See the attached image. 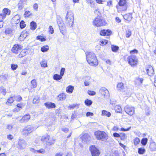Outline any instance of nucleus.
Returning a JSON list of instances; mask_svg holds the SVG:
<instances>
[{"label": "nucleus", "mask_w": 156, "mask_h": 156, "mask_svg": "<svg viewBox=\"0 0 156 156\" xmlns=\"http://www.w3.org/2000/svg\"><path fill=\"white\" fill-rule=\"evenodd\" d=\"M86 59L88 63L91 66H97L98 64V61L95 54L91 52L86 53Z\"/></svg>", "instance_id": "obj_1"}, {"label": "nucleus", "mask_w": 156, "mask_h": 156, "mask_svg": "<svg viewBox=\"0 0 156 156\" xmlns=\"http://www.w3.org/2000/svg\"><path fill=\"white\" fill-rule=\"evenodd\" d=\"M66 23L69 27H72L73 25L74 22V15L71 11H68L66 17Z\"/></svg>", "instance_id": "obj_2"}, {"label": "nucleus", "mask_w": 156, "mask_h": 156, "mask_svg": "<svg viewBox=\"0 0 156 156\" xmlns=\"http://www.w3.org/2000/svg\"><path fill=\"white\" fill-rule=\"evenodd\" d=\"M96 138L100 140H105L107 138V135L104 131H97L94 133Z\"/></svg>", "instance_id": "obj_3"}, {"label": "nucleus", "mask_w": 156, "mask_h": 156, "mask_svg": "<svg viewBox=\"0 0 156 156\" xmlns=\"http://www.w3.org/2000/svg\"><path fill=\"white\" fill-rule=\"evenodd\" d=\"M93 25L98 27L105 25L106 22L101 16H97L93 21Z\"/></svg>", "instance_id": "obj_4"}, {"label": "nucleus", "mask_w": 156, "mask_h": 156, "mask_svg": "<svg viewBox=\"0 0 156 156\" xmlns=\"http://www.w3.org/2000/svg\"><path fill=\"white\" fill-rule=\"evenodd\" d=\"M128 63L132 67L136 66L138 63V60L135 55H131L129 56L127 59Z\"/></svg>", "instance_id": "obj_5"}, {"label": "nucleus", "mask_w": 156, "mask_h": 156, "mask_svg": "<svg viewBox=\"0 0 156 156\" xmlns=\"http://www.w3.org/2000/svg\"><path fill=\"white\" fill-rule=\"evenodd\" d=\"M34 128L30 125H27L22 130L21 133L22 135L26 136H28L34 130Z\"/></svg>", "instance_id": "obj_6"}, {"label": "nucleus", "mask_w": 156, "mask_h": 156, "mask_svg": "<svg viewBox=\"0 0 156 156\" xmlns=\"http://www.w3.org/2000/svg\"><path fill=\"white\" fill-rule=\"evenodd\" d=\"M18 148L23 149L26 148L27 145V144L26 141L22 138H20L17 140Z\"/></svg>", "instance_id": "obj_7"}, {"label": "nucleus", "mask_w": 156, "mask_h": 156, "mask_svg": "<svg viewBox=\"0 0 156 156\" xmlns=\"http://www.w3.org/2000/svg\"><path fill=\"white\" fill-rule=\"evenodd\" d=\"M125 112L130 116L133 115L134 113V108L128 105L126 106L124 108Z\"/></svg>", "instance_id": "obj_8"}, {"label": "nucleus", "mask_w": 156, "mask_h": 156, "mask_svg": "<svg viewBox=\"0 0 156 156\" xmlns=\"http://www.w3.org/2000/svg\"><path fill=\"white\" fill-rule=\"evenodd\" d=\"M99 92L105 98H109L110 94L108 90L105 87H103L101 88L99 90Z\"/></svg>", "instance_id": "obj_9"}, {"label": "nucleus", "mask_w": 156, "mask_h": 156, "mask_svg": "<svg viewBox=\"0 0 156 156\" xmlns=\"http://www.w3.org/2000/svg\"><path fill=\"white\" fill-rule=\"evenodd\" d=\"M90 150L92 156H98L99 154V151L94 145L91 146Z\"/></svg>", "instance_id": "obj_10"}, {"label": "nucleus", "mask_w": 156, "mask_h": 156, "mask_svg": "<svg viewBox=\"0 0 156 156\" xmlns=\"http://www.w3.org/2000/svg\"><path fill=\"white\" fill-rule=\"evenodd\" d=\"M49 138L50 136L49 135H47L46 136H42L41 140L42 142H47V145H50L54 143V141L55 140H52L51 141H48Z\"/></svg>", "instance_id": "obj_11"}, {"label": "nucleus", "mask_w": 156, "mask_h": 156, "mask_svg": "<svg viewBox=\"0 0 156 156\" xmlns=\"http://www.w3.org/2000/svg\"><path fill=\"white\" fill-rule=\"evenodd\" d=\"M146 70L149 76H151L154 74L153 68L151 66H147L146 67Z\"/></svg>", "instance_id": "obj_12"}, {"label": "nucleus", "mask_w": 156, "mask_h": 156, "mask_svg": "<svg viewBox=\"0 0 156 156\" xmlns=\"http://www.w3.org/2000/svg\"><path fill=\"white\" fill-rule=\"evenodd\" d=\"M21 47L20 45L18 44H15L14 45L11 50L13 53L17 54L19 51L21 50Z\"/></svg>", "instance_id": "obj_13"}, {"label": "nucleus", "mask_w": 156, "mask_h": 156, "mask_svg": "<svg viewBox=\"0 0 156 156\" xmlns=\"http://www.w3.org/2000/svg\"><path fill=\"white\" fill-rule=\"evenodd\" d=\"M112 31L109 29L105 30L103 29L101 30L100 33L101 35L102 36H109L111 34Z\"/></svg>", "instance_id": "obj_14"}, {"label": "nucleus", "mask_w": 156, "mask_h": 156, "mask_svg": "<svg viewBox=\"0 0 156 156\" xmlns=\"http://www.w3.org/2000/svg\"><path fill=\"white\" fill-rule=\"evenodd\" d=\"M30 116L29 114H27L24 115L20 120V121L21 123L25 122H27L30 119Z\"/></svg>", "instance_id": "obj_15"}, {"label": "nucleus", "mask_w": 156, "mask_h": 156, "mask_svg": "<svg viewBox=\"0 0 156 156\" xmlns=\"http://www.w3.org/2000/svg\"><path fill=\"white\" fill-rule=\"evenodd\" d=\"M81 139L84 142L90 140V137L88 134L85 133L82 136Z\"/></svg>", "instance_id": "obj_16"}, {"label": "nucleus", "mask_w": 156, "mask_h": 156, "mask_svg": "<svg viewBox=\"0 0 156 156\" xmlns=\"http://www.w3.org/2000/svg\"><path fill=\"white\" fill-rule=\"evenodd\" d=\"M14 33V30L12 28H8L6 29L5 31V34L10 35H13Z\"/></svg>", "instance_id": "obj_17"}, {"label": "nucleus", "mask_w": 156, "mask_h": 156, "mask_svg": "<svg viewBox=\"0 0 156 156\" xmlns=\"http://www.w3.org/2000/svg\"><path fill=\"white\" fill-rule=\"evenodd\" d=\"M30 151L35 153L44 154L45 152V150L42 148L37 150H35L34 148H31Z\"/></svg>", "instance_id": "obj_18"}, {"label": "nucleus", "mask_w": 156, "mask_h": 156, "mask_svg": "<svg viewBox=\"0 0 156 156\" xmlns=\"http://www.w3.org/2000/svg\"><path fill=\"white\" fill-rule=\"evenodd\" d=\"M45 106L48 108H55V104L52 102H46L44 103Z\"/></svg>", "instance_id": "obj_19"}, {"label": "nucleus", "mask_w": 156, "mask_h": 156, "mask_svg": "<svg viewBox=\"0 0 156 156\" xmlns=\"http://www.w3.org/2000/svg\"><path fill=\"white\" fill-rule=\"evenodd\" d=\"M26 0H20L18 4V7L20 10L22 9L23 7V5L26 2Z\"/></svg>", "instance_id": "obj_20"}, {"label": "nucleus", "mask_w": 156, "mask_h": 156, "mask_svg": "<svg viewBox=\"0 0 156 156\" xmlns=\"http://www.w3.org/2000/svg\"><path fill=\"white\" fill-rule=\"evenodd\" d=\"M150 148V150L152 151H155L156 150V144L154 142H152L151 143Z\"/></svg>", "instance_id": "obj_21"}, {"label": "nucleus", "mask_w": 156, "mask_h": 156, "mask_svg": "<svg viewBox=\"0 0 156 156\" xmlns=\"http://www.w3.org/2000/svg\"><path fill=\"white\" fill-rule=\"evenodd\" d=\"M27 34L26 32H22L19 37V39L20 41H23L24 40L27 36Z\"/></svg>", "instance_id": "obj_22"}, {"label": "nucleus", "mask_w": 156, "mask_h": 156, "mask_svg": "<svg viewBox=\"0 0 156 156\" xmlns=\"http://www.w3.org/2000/svg\"><path fill=\"white\" fill-rule=\"evenodd\" d=\"M118 3L120 6H124L125 7V8L123 10H126V9L127 7L126 6V0H120Z\"/></svg>", "instance_id": "obj_23"}, {"label": "nucleus", "mask_w": 156, "mask_h": 156, "mask_svg": "<svg viewBox=\"0 0 156 156\" xmlns=\"http://www.w3.org/2000/svg\"><path fill=\"white\" fill-rule=\"evenodd\" d=\"M124 19L128 21H130L132 18V15L130 14H126L123 16Z\"/></svg>", "instance_id": "obj_24"}, {"label": "nucleus", "mask_w": 156, "mask_h": 156, "mask_svg": "<svg viewBox=\"0 0 156 156\" xmlns=\"http://www.w3.org/2000/svg\"><path fill=\"white\" fill-rule=\"evenodd\" d=\"M66 97L65 94L64 93L61 94L58 96V99L60 101L64 100Z\"/></svg>", "instance_id": "obj_25"}, {"label": "nucleus", "mask_w": 156, "mask_h": 156, "mask_svg": "<svg viewBox=\"0 0 156 156\" xmlns=\"http://www.w3.org/2000/svg\"><path fill=\"white\" fill-rule=\"evenodd\" d=\"M73 89L74 87L73 86L69 85L66 87V91L68 93H71L73 92Z\"/></svg>", "instance_id": "obj_26"}, {"label": "nucleus", "mask_w": 156, "mask_h": 156, "mask_svg": "<svg viewBox=\"0 0 156 156\" xmlns=\"http://www.w3.org/2000/svg\"><path fill=\"white\" fill-rule=\"evenodd\" d=\"M41 67L45 68L47 67V62L45 59H43L42 61L40 62Z\"/></svg>", "instance_id": "obj_27"}, {"label": "nucleus", "mask_w": 156, "mask_h": 156, "mask_svg": "<svg viewBox=\"0 0 156 156\" xmlns=\"http://www.w3.org/2000/svg\"><path fill=\"white\" fill-rule=\"evenodd\" d=\"M3 15H5V17L6 15H9L10 14L11 11L8 9L4 8L3 10Z\"/></svg>", "instance_id": "obj_28"}, {"label": "nucleus", "mask_w": 156, "mask_h": 156, "mask_svg": "<svg viewBox=\"0 0 156 156\" xmlns=\"http://www.w3.org/2000/svg\"><path fill=\"white\" fill-rule=\"evenodd\" d=\"M101 115L102 116H106L108 117H109L111 115V113L107 111L106 110H103L102 111Z\"/></svg>", "instance_id": "obj_29"}, {"label": "nucleus", "mask_w": 156, "mask_h": 156, "mask_svg": "<svg viewBox=\"0 0 156 156\" xmlns=\"http://www.w3.org/2000/svg\"><path fill=\"white\" fill-rule=\"evenodd\" d=\"M15 98V97H11L10 98H9L7 101L6 102V104L9 105L12 104L14 101V99Z\"/></svg>", "instance_id": "obj_30"}, {"label": "nucleus", "mask_w": 156, "mask_h": 156, "mask_svg": "<svg viewBox=\"0 0 156 156\" xmlns=\"http://www.w3.org/2000/svg\"><path fill=\"white\" fill-rule=\"evenodd\" d=\"M30 29L34 30L36 28L37 25L36 23L32 21L30 23Z\"/></svg>", "instance_id": "obj_31"}, {"label": "nucleus", "mask_w": 156, "mask_h": 156, "mask_svg": "<svg viewBox=\"0 0 156 156\" xmlns=\"http://www.w3.org/2000/svg\"><path fill=\"white\" fill-rule=\"evenodd\" d=\"M124 88V84L122 82H119L118 83L117 86V88L118 90H121Z\"/></svg>", "instance_id": "obj_32"}, {"label": "nucleus", "mask_w": 156, "mask_h": 156, "mask_svg": "<svg viewBox=\"0 0 156 156\" xmlns=\"http://www.w3.org/2000/svg\"><path fill=\"white\" fill-rule=\"evenodd\" d=\"M57 23H58V25L59 27V29L60 30H63V27H64V25L62 22L60 21L59 20H57Z\"/></svg>", "instance_id": "obj_33"}, {"label": "nucleus", "mask_w": 156, "mask_h": 156, "mask_svg": "<svg viewBox=\"0 0 156 156\" xmlns=\"http://www.w3.org/2000/svg\"><path fill=\"white\" fill-rule=\"evenodd\" d=\"M115 111L117 113H120L122 111L121 106L119 105H116L115 107Z\"/></svg>", "instance_id": "obj_34"}, {"label": "nucleus", "mask_w": 156, "mask_h": 156, "mask_svg": "<svg viewBox=\"0 0 156 156\" xmlns=\"http://www.w3.org/2000/svg\"><path fill=\"white\" fill-rule=\"evenodd\" d=\"M62 77L60 75L55 74L53 76V79L54 80H58L61 79Z\"/></svg>", "instance_id": "obj_35"}, {"label": "nucleus", "mask_w": 156, "mask_h": 156, "mask_svg": "<svg viewBox=\"0 0 156 156\" xmlns=\"http://www.w3.org/2000/svg\"><path fill=\"white\" fill-rule=\"evenodd\" d=\"M49 49V47L48 45L44 46L41 48V51L42 52H45L47 51Z\"/></svg>", "instance_id": "obj_36"}, {"label": "nucleus", "mask_w": 156, "mask_h": 156, "mask_svg": "<svg viewBox=\"0 0 156 156\" xmlns=\"http://www.w3.org/2000/svg\"><path fill=\"white\" fill-rule=\"evenodd\" d=\"M145 149L144 148H140L138 149V153L139 154H143L145 152Z\"/></svg>", "instance_id": "obj_37"}, {"label": "nucleus", "mask_w": 156, "mask_h": 156, "mask_svg": "<svg viewBox=\"0 0 156 156\" xmlns=\"http://www.w3.org/2000/svg\"><path fill=\"white\" fill-rule=\"evenodd\" d=\"M31 84L33 88H35L37 86V84L36 80L34 79L31 81Z\"/></svg>", "instance_id": "obj_38"}, {"label": "nucleus", "mask_w": 156, "mask_h": 156, "mask_svg": "<svg viewBox=\"0 0 156 156\" xmlns=\"http://www.w3.org/2000/svg\"><path fill=\"white\" fill-rule=\"evenodd\" d=\"M84 103L86 105L90 106L92 104V101L90 100L87 99L85 101Z\"/></svg>", "instance_id": "obj_39"}, {"label": "nucleus", "mask_w": 156, "mask_h": 156, "mask_svg": "<svg viewBox=\"0 0 156 156\" xmlns=\"http://www.w3.org/2000/svg\"><path fill=\"white\" fill-rule=\"evenodd\" d=\"M25 22L23 21H21L20 24V28L21 29H23L25 27L26 25L25 24Z\"/></svg>", "instance_id": "obj_40"}, {"label": "nucleus", "mask_w": 156, "mask_h": 156, "mask_svg": "<svg viewBox=\"0 0 156 156\" xmlns=\"http://www.w3.org/2000/svg\"><path fill=\"white\" fill-rule=\"evenodd\" d=\"M112 50L113 52H116L119 48L118 46L114 45H112Z\"/></svg>", "instance_id": "obj_41"}, {"label": "nucleus", "mask_w": 156, "mask_h": 156, "mask_svg": "<svg viewBox=\"0 0 156 156\" xmlns=\"http://www.w3.org/2000/svg\"><path fill=\"white\" fill-rule=\"evenodd\" d=\"M147 140V138H143L141 140V143L143 145L145 146L146 144Z\"/></svg>", "instance_id": "obj_42"}, {"label": "nucleus", "mask_w": 156, "mask_h": 156, "mask_svg": "<svg viewBox=\"0 0 156 156\" xmlns=\"http://www.w3.org/2000/svg\"><path fill=\"white\" fill-rule=\"evenodd\" d=\"M87 3L90 4V6L91 7H93L94 5V2L92 0H86Z\"/></svg>", "instance_id": "obj_43"}, {"label": "nucleus", "mask_w": 156, "mask_h": 156, "mask_svg": "<svg viewBox=\"0 0 156 156\" xmlns=\"http://www.w3.org/2000/svg\"><path fill=\"white\" fill-rule=\"evenodd\" d=\"M134 144L135 145H137L140 142V140L138 138H135L133 140Z\"/></svg>", "instance_id": "obj_44"}, {"label": "nucleus", "mask_w": 156, "mask_h": 156, "mask_svg": "<svg viewBox=\"0 0 156 156\" xmlns=\"http://www.w3.org/2000/svg\"><path fill=\"white\" fill-rule=\"evenodd\" d=\"M37 40H39L41 41H44L46 40L45 38L42 36H39L37 37Z\"/></svg>", "instance_id": "obj_45"}, {"label": "nucleus", "mask_w": 156, "mask_h": 156, "mask_svg": "<svg viewBox=\"0 0 156 156\" xmlns=\"http://www.w3.org/2000/svg\"><path fill=\"white\" fill-rule=\"evenodd\" d=\"M13 19L14 20H17V22L16 23L17 24L20 22V17H19V16L16 15L13 17Z\"/></svg>", "instance_id": "obj_46"}, {"label": "nucleus", "mask_w": 156, "mask_h": 156, "mask_svg": "<svg viewBox=\"0 0 156 156\" xmlns=\"http://www.w3.org/2000/svg\"><path fill=\"white\" fill-rule=\"evenodd\" d=\"M18 67V65L15 64H12L11 65V68L12 70H14Z\"/></svg>", "instance_id": "obj_47"}, {"label": "nucleus", "mask_w": 156, "mask_h": 156, "mask_svg": "<svg viewBox=\"0 0 156 156\" xmlns=\"http://www.w3.org/2000/svg\"><path fill=\"white\" fill-rule=\"evenodd\" d=\"M39 101V98L37 97H35L33 99V103L34 104L37 103Z\"/></svg>", "instance_id": "obj_48"}, {"label": "nucleus", "mask_w": 156, "mask_h": 156, "mask_svg": "<svg viewBox=\"0 0 156 156\" xmlns=\"http://www.w3.org/2000/svg\"><path fill=\"white\" fill-rule=\"evenodd\" d=\"M88 94L90 95L93 96L96 93L94 91H91L90 90H88L87 91Z\"/></svg>", "instance_id": "obj_49"}, {"label": "nucleus", "mask_w": 156, "mask_h": 156, "mask_svg": "<svg viewBox=\"0 0 156 156\" xmlns=\"http://www.w3.org/2000/svg\"><path fill=\"white\" fill-rule=\"evenodd\" d=\"M120 139L122 140H124L126 138V134L125 133H122L120 135Z\"/></svg>", "instance_id": "obj_50"}, {"label": "nucleus", "mask_w": 156, "mask_h": 156, "mask_svg": "<svg viewBox=\"0 0 156 156\" xmlns=\"http://www.w3.org/2000/svg\"><path fill=\"white\" fill-rule=\"evenodd\" d=\"M94 13L95 14L98 15L97 16H101V14L98 9H97L94 11Z\"/></svg>", "instance_id": "obj_51"}, {"label": "nucleus", "mask_w": 156, "mask_h": 156, "mask_svg": "<svg viewBox=\"0 0 156 156\" xmlns=\"http://www.w3.org/2000/svg\"><path fill=\"white\" fill-rule=\"evenodd\" d=\"M31 15V13L29 11H26L24 14L25 17H28Z\"/></svg>", "instance_id": "obj_52"}, {"label": "nucleus", "mask_w": 156, "mask_h": 156, "mask_svg": "<svg viewBox=\"0 0 156 156\" xmlns=\"http://www.w3.org/2000/svg\"><path fill=\"white\" fill-rule=\"evenodd\" d=\"M49 32L51 34H53L54 33V30L52 26H49Z\"/></svg>", "instance_id": "obj_53"}, {"label": "nucleus", "mask_w": 156, "mask_h": 156, "mask_svg": "<svg viewBox=\"0 0 156 156\" xmlns=\"http://www.w3.org/2000/svg\"><path fill=\"white\" fill-rule=\"evenodd\" d=\"M25 52H22L21 53H20V54L19 55H18V58H21L24 56H25Z\"/></svg>", "instance_id": "obj_54"}, {"label": "nucleus", "mask_w": 156, "mask_h": 156, "mask_svg": "<svg viewBox=\"0 0 156 156\" xmlns=\"http://www.w3.org/2000/svg\"><path fill=\"white\" fill-rule=\"evenodd\" d=\"M131 34V31L129 30L126 31V36L127 37H129Z\"/></svg>", "instance_id": "obj_55"}, {"label": "nucleus", "mask_w": 156, "mask_h": 156, "mask_svg": "<svg viewBox=\"0 0 156 156\" xmlns=\"http://www.w3.org/2000/svg\"><path fill=\"white\" fill-rule=\"evenodd\" d=\"M65 69L64 68H62L60 70V75L62 77L63 76Z\"/></svg>", "instance_id": "obj_56"}, {"label": "nucleus", "mask_w": 156, "mask_h": 156, "mask_svg": "<svg viewBox=\"0 0 156 156\" xmlns=\"http://www.w3.org/2000/svg\"><path fill=\"white\" fill-rule=\"evenodd\" d=\"M1 89L2 90V91H1V92L4 95H5L6 93V90L3 87H1Z\"/></svg>", "instance_id": "obj_57"}, {"label": "nucleus", "mask_w": 156, "mask_h": 156, "mask_svg": "<svg viewBox=\"0 0 156 156\" xmlns=\"http://www.w3.org/2000/svg\"><path fill=\"white\" fill-rule=\"evenodd\" d=\"M130 129L131 127H130L126 129H124L123 128H122L120 129V130L123 131H128Z\"/></svg>", "instance_id": "obj_58"}, {"label": "nucleus", "mask_w": 156, "mask_h": 156, "mask_svg": "<svg viewBox=\"0 0 156 156\" xmlns=\"http://www.w3.org/2000/svg\"><path fill=\"white\" fill-rule=\"evenodd\" d=\"M15 98L16 100L17 101H20L22 99V97L20 96H18L16 97H15Z\"/></svg>", "instance_id": "obj_59"}, {"label": "nucleus", "mask_w": 156, "mask_h": 156, "mask_svg": "<svg viewBox=\"0 0 156 156\" xmlns=\"http://www.w3.org/2000/svg\"><path fill=\"white\" fill-rule=\"evenodd\" d=\"M5 18V15H3V13L0 14V21L2 20Z\"/></svg>", "instance_id": "obj_60"}, {"label": "nucleus", "mask_w": 156, "mask_h": 156, "mask_svg": "<svg viewBox=\"0 0 156 156\" xmlns=\"http://www.w3.org/2000/svg\"><path fill=\"white\" fill-rule=\"evenodd\" d=\"M138 51L136 49H134L130 51V54H135V53H137Z\"/></svg>", "instance_id": "obj_61"}, {"label": "nucleus", "mask_w": 156, "mask_h": 156, "mask_svg": "<svg viewBox=\"0 0 156 156\" xmlns=\"http://www.w3.org/2000/svg\"><path fill=\"white\" fill-rule=\"evenodd\" d=\"M113 135L114 137H120V135L118 133H115L113 134Z\"/></svg>", "instance_id": "obj_62"}, {"label": "nucleus", "mask_w": 156, "mask_h": 156, "mask_svg": "<svg viewBox=\"0 0 156 156\" xmlns=\"http://www.w3.org/2000/svg\"><path fill=\"white\" fill-rule=\"evenodd\" d=\"M38 8V5L37 4L35 3L33 5V8L36 10H37Z\"/></svg>", "instance_id": "obj_63"}, {"label": "nucleus", "mask_w": 156, "mask_h": 156, "mask_svg": "<svg viewBox=\"0 0 156 156\" xmlns=\"http://www.w3.org/2000/svg\"><path fill=\"white\" fill-rule=\"evenodd\" d=\"M93 115L94 114L93 113L90 112H87L86 114V115L87 116H93Z\"/></svg>", "instance_id": "obj_64"}]
</instances>
